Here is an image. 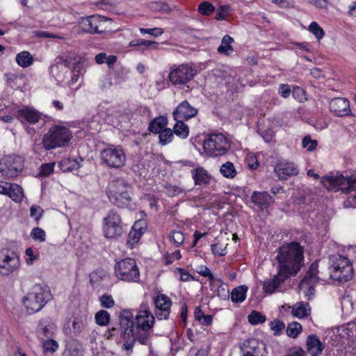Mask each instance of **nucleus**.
Listing matches in <instances>:
<instances>
[{"label": "nucleus", "mask_w": 356, "mask_h": 356, "mask_svg": "<svg viewBox=\"0 0 356 356\" xmlns=\"http://www.w3.org/2000/svg\"><path fill=\"white\" fill-rule=\"evenodd\" d=\"M278 268H284V271L295 275L300 269L303 260V249L298 242L282 245L279 248L277 256Z\"/></svg>", "instance_id": "f257e3e1"}, {"label": "nucleus", "mask_w": 356, "mask_h": 356, "mask_svg": "<svg viewBox=\"0 0 356 356\" xmlns=\"http://www.w3.org/2000/svg\"><path fill=\"white\" fill-rule=\"evenodd\" d=\"M330 278L339 283L346 282L353 278L354 270L350 259L341 254L330 257Z\"/></svg>", "instance_id": "f03ea898"}, {"label": "nucleus", "mask_w": 356, "mask_h": 356, "mask_svg": "<svg viewBox=\"0 0 356 356\" xmlns=\"http://www.w3.org/2000/svg\"><path fill=\"white\" fill-rule=\"evenodd\" d=\"M321 183L327 190H341L345 193L356 191V175L344 176L339 172H330L321 178Z\"/></svg>", "instance_id": "7ed1b4c3"}, {"label": "nucleus", "mask_w": 356, "mask_h": 356, "mask_svg": "<svg viewBox=\"0 0 356 356\" xmlns=\"http://www.w3.org/2000/svg\"><path fill=\"white\" fill-rule=\"evenodd\" d=\"M72 138V132L65 127L54 126L42 137V145L46 150L65 147Z\"/></svg>", "instance_id": "20e7f679"}, {"label": "nucleus", "mask_w": 356, "mask_h": 356, "mask_svg": "<svg viewBox=\"0 0 356 356\" xmlns=\"http://www.w3.org/2000/svg\"><path fill=\"white\" fill-rule=\"evenodd\" d=\"M102 232L107 239H118L124 234L121 216L115 209L110 210L102 220Z\"/></svg>", "instance_id": "39448f33"}, {"label": "nucleus", "mask_w": 356, "mask_h": 356, "mask_svg": "<svg viewBox=\"0 0 356 356\" xmlns=\"http://www.w3.org/2000/svg\"><path fill=\"white\" fill-rule=\"evenodd\" d=\"M114 274L119 280L127 282H138L140 280L139 268L132 258H126L117 261L114 266Z\"/></svg>", "instance_id": "423d86ee"}, {"label": "nucleus", "mask_w": 356, "mask_h": 356, "mask_svg": "<svg viewBox=\"0 0 356 356\" xmlns=\"http://www.w3.org/2000/svg\"><path fill=\"white\" fill-rule=\"evenodd\" d=\"M50 293L40 286H35L23 298V302L29 313L39 312L50 298Z\"/></svg>", "instance_id": "0eeeda50"}, {"label": "nucleus", "mask_w": 356, "mask_h": 356, "mask_svg": "<svg viewBox=\"0 0 356 356\" xmlns=\"http://www.w3.org/2000/svg\"><path fill=\"white\" fill-rule=\"evenodd\" d=\"M229 147V141L222 134H211L204 139L203 143L204 152L211 156L225 154Z\"/></svg>", "instance_id": "6e6552de"}, {"label": "nucleus", "mask_w": 356, "mask_h": 356, "mask_svg": "<svg viewBox=\"0 0 356 356\" xmlns=\"http://www.w3.org/2000/svg\"><path fill=\"white\" fill-rule=\"evenodd\" d=\"M100 159L108 168L119 169L126 163L125 154L120 146L109 145L101 151Z\"/></svg>", "instance_id": "1a4fd4ad"}, {"label": "nucleus", "mask_w": 356, "mask_h": 356, "mask_svg": "<svg viewBox=\"0 0 356 356\" xmlns=\"http://www.w3.org/2000/svg\"><path fill=\"white\" fill-rule=\"evenodd\" d=\"M196 72V70L188 64L174 65L171 67L168 77L174 85L184 86L194 77Z\"/></svg>", "instance_id": "9d476101"}, {"label": "nucleus", "mask_w": 356, "mask_h": 356, "mask_svg": "<svg viewBox=\"0 0 356 356\" xmlns=\"http://www.w3.org/2000/svg\"><path fill=\"white\" fill-rule=\"evenodd\" d=\"M20 260L17 253L8 248L0 250V273L8 275L17 270L19 268Z\"/></svg>", "instance_id": "9b49d317"}, {"label": "nucleus", "mask_w": 356, "mask_h": 356, "mask_svg": "<svg viewBox=\"0 0 356 356\" xmlns=\"http://www.w3.org/2000/svg\"><path fill=\"white\" fill-rule=\"evenodd\" d=\"M318 263L314 262L309 266L306 275L302 278L299 284V288L305 294V296L310 299L314 294L315 284L321 279L318 274L319 273L318 269Z\"/></svg>", "instance_id": "f8f14e48"}, {"label": "nucleus", "mask_w": 356, "mask_h": 356, "mask_svg": "<svg viewBox=\"0 0 356 356\" xmlns=\"http://www.w3.org/2000/svg\"><path fill=\"white\" fill-rule=\"evenodd\" d=\"M23 168L24 159L19 156H8L0 162V172L8 178L17 177Z\"/></svg>", "instance_id": "ddd939ff"}, {"label": "nucleus", "mask_w": 356, "mask_h": 356, "mask_svg": "<svg viewBox=\"0 0 356 356\" xmlns=\"http://www.w3.org/2000/svg\"><path fill=\"white\" fill-rule=\"evenodd\" d=\"M154 316L149 310L147 304L143 303L140 306L139 311L136 316L137 327L142 330H151L154 323Z\"/></svg>", "instance_id": "4468645a"}, {"label": "nucleus", "mask_w": 356, "mask_h": 356, "mask_svg": "<svg viewBox=\"0 0 356 356\" xmlns=\"http://www.w3.org/2000/svg\"><path fill=\"white\" fill-rule=\"evenodd\" d=\"M155 316L159 320L168 319L170 313L172 301L166 295L161 293L154 298Z\"/></svg>", "instance_id": "2eb2a0df"}, {"label": "nucleus", "mask_w": 356, "mask_h": 356, "mask_svg": "<svg viewBox=\"0 0 356 356\" xmlns=\"http://www.w3.org/2000/svg\"><path fill=\"white\" fill-rule=\"evenodd\" d=\"M284 268H278L277 273L272 279L266 280L263 283V290L266 293L272 294L291 275L284 271Z\"/></svg>", "instance_id": "dca6fc26"}, {"label": "nucleus", "mask_w": 356, "mask_h": 356, "mask_svg": "<svg viewBox=\"0 0 356 356\" xmlns=\"http://www.w3.org/2000/svg\"><path fill=\"white\" fill-rule=\"evenodd\" d=\"M329 108L331 113L337 117L352 116L350 108V102L346 98H333L329 103Z\"/></svg>", "instance_id": "f3484780"}, {"label": "nucleus", "mask_w": 356, "mask_h": 356, "mask_svg": "<svg viewBox=\"0 0 356 356\" xmlns=\"http://www.w3.org/2000/svg\"><path fill=\"white\" fill-rule=\"evenodd\" d=\"M119 324L121 329V337L126 339L127 336H132L134 328V315L130 310L124 309L119 315Z\"/></svg>", "instance_id": "a211bd4d"}, {"label": "nucleus", "mask_w": 356, "mask_h": 356, "mask_svg": "<svg viewBox=\"0 0 356 356\" xmlns=\"http://www.w3.org/2000/svg\"><path fill=\"white\" fill-rule=\"evenodd\" d=\"M198 113V109L192 106L187 101H183L179 104L172 113L174 120L181 119L188 120L195 117Z\"/></svg>", "instance_id": "6ab92c4d"}, {"label": "nucleus", "mask_w": 356, "mask_h": 356, "mask_svg": "<svg viewBox=\"0 0 356 356\" xmlns=\"http://www.w3.org/2000/svg\"><path fill=\"white\" fill-rule=\"evenodd\" d=\"M241 352L243 356H266V346L264 343L252 339L244 343Z\"/></svg>", "instance_id": "aec40b11"}, {"label": "nucleus", "mask_w": 356, "mask_h": 356, "mask_svg": "<svg viewBox=\"0 0 356 356\" xmlns=\"http://www.w3.org/2000/svg\"><path fill=\"white\" fill-rule=\"evenodd\" d=\"M78 24L82 31L86 33L94 34L104 32V31L99 30L102 21L97 16L91 15L86 17H81L79 19Z\"/></svg>", "instance_id": "412c9836"}, {"label": "nucleus", "mask_w": 356, "mask_h": 356, "mask_svg": "<svg viewBox=\"0 0 356 356\" xmlns=\"http://www.w3.org/2000/svg\"><path fill=\"white\" fill-rule=\"evenodd\" d=\"M16 118L22 123L35 124L41 119L42 113L32 107L24 106L17 111Z\"/></svg>", "instance_id": "4be33fe9"}, {"label": "nucleus", "mask_w": 356, "mask_h": 356, "mask_svg": "<svg viewBox=\"0 0 356 356\" xmlns=\"http://www.w3.org/2000/svg\"><path fill=\"white\" fill-rule=\"evenodd\" d=\"M274 172L279 179L286 180L289 177L298 174V168L296 164L291 162L279 163L274 168Z\"/></svg>", "instance_id": "5701e85b"}, {"label": "nucleus", "mask_w": 356, "mask_h": 356, "mask_svg": "<svg viewBox=\"0 0 356 356\" xmlns=\"http://www.w3.org/2000/svg\"><path fill=\"white\" fill-rule=\"evenodd\" d=\"M145 231V222L143 220L136 221L132 226L127 239V245L132 249Z\"/></svg>", "instance_id": "b1692460"}, {"label": "nucleus", "mask_w": 356, "mask_h": 356, "mask_svg": "<svg viewBox=\"0 0 356 356\" xmlns=\"http://www.w3.org/2000/svg\"><path fill=\"white\" fill-rule=\"evenodd\" d=\"M128 184L122 179H116L113 180L108 185L107 188V195L109 200H112L119 194L127 191Z\"/></svg>", "instance_id": "393cba45"}, {"label": "nucleus", "mask_w": 356, "mask_h": 356, "mask_svg": "<svg viewBox=\"0 0 356 356\" xmlns=\"http://www.w3.org/2000/svg\"><path fill=\"white\" fill-rule=\"evenodd\" d=\"M251 200L260 209L269 207L273 202L272 197L266 191L253 192L251 195Z\"/></svg>", "instance_id": "a878e982"}, {"label": "nucleus", "mask_w": 356, "mask_h": 356, "mask_svg": "<svg viewBox=\"0 0 356 356\" xmlns=\"http://www.w3.org/2000/svg\"><path fill=\"white\" fill-rule=\"evenodd\" d=\"M307 352L312 356H318L324 349V346L316 334H310L306 340Z\"/></svg>", "instance_id": "bb28decb"}, {"label": "nucleus", "mask_w": 356, "mask_h": 356, "mask_svg": "<svg viewBox=\"0 0 356 356\" xmlns=\"http://www.w3.org/2000/svg\"><path fill=\"white\" fill-rule=\"evenodd\" d=\"M55 325L51 323L49 318L42 319L38 326V334L39 336L43 335L44 337L49 339L54 334Z\"/></svg>", "instance_id": "cd10ccee"}, {"label": "nucleus", "mask_w": 356, "mask_h": 356, "mask_svg": "<svg viewBox=\"0 0 356 356\" xmlns=\"http://www.w3.org/2000/svg\"><path fill=\"white\" fill-rule=\"evenodd\" d=\"M191 174L195 185L208 184L211 177L203 168L199 167L191 170Z\"/></svg>", "instance_id": "c85d7f7f"}, {"label": "nucleus", "mask_w": 356, "mask_h": 356, "mask_svg": "<svg viewBox=\"0 0 356 356\" xmlns=\"http://www.w3.org/2000/svg\"><path fill=\"white\" fill-rule=\"evenodd\" d=\"M168 125V119L165 116H159L153 119L149 124L148 130L153 134H159Z\"/></svg>", "instance_id": "c756f323"}, {"label": "nucleus", "mask_w": 356, "mask_h": 356, "mask_svg": "<svg viewBox=\"0 0 356 356\" xmlns=\"http://www.w3.org/2000/svg\"><path fill=\"white\" fill-rule=\"evenodd\" d=\"M310 307L308 302H298L292 307L294 316L301 318L310 315Z\"/></svg>", "instance_id": "7c9ffc66"}, {"label": "nucleus", "mask_w": 356, "mask_h": 356, "mask_svg": "<svg viewBox=\"0 0 356 356\" xmlns=\"http://www.w3.org/2000/svg\"><path fill=\"white\" fill-rule=\"evenodd\" d=\"M176 121L175 124L173 127L174 134L182 138H186L189 134V128L186 124L184 123V120L181 119L175 120Z\"/></svg>", "instance_id": "2f4dec72"}, {"label": "nucleus", "mask_w": 356, "mask_h": 356, "mask_svg": "<svg viewBox=\"0 0 356 356\" xmlns=\"http://www.w3.org/2000/svg\"><path fill=\"white\" fill-rule=\"evenodd\" d=\"M234 39L228 35H225L221 41V44L218 47V51L226 56H229L234 51L231 43Z\"/></svg>", "instance_id": "473e14b6"}, {"label": "nucleus", "mask_w": 356, "mask_h": 356, "mask_svg": "<svg viewBox=\"0 0 356 356\" xmlns=\"http://www.w3.org/2000/svg\"><path fill=\"white\" fill-rule=\"evenodd\" d=\"M248 287L240 286L234 288L231 293V298L234 302H242L246 298Z\"/></svg>", "instance_id": "72a5a7b5"}, {"label": "nucleus", "mask_w": 356, "mask_h": 356, "mask_svg": "<svg viewBox=\"0 0 356 356\" xmlns=\"http://www.w3.org/2000/svg\"><path fill=\"white\" fill-rule=\"evenodd\" d=\"M131 201V197L127 191L123 192V193L119 194L116 197L111 200L110 202L117 206L118 207L124 208L127 207Z\"/></svg>", "instance_id": "f704fd0d"}, {"label": "nucleus", "mask_w": 356, "mask_h": 356, "mask_svg": "<svg viewBox=\"0 0 356 356\" xmlns=\"http://www.w3.org/2000/svg\"><path fill=\"white\" fill-rule=\"evenodd\" d=\"M131 201V197L127 191L123 192V193L119 194L116 197L111 200L110 202L117 206L118 207L124 208L127 207Z\"/></svg>", "instance_id": "c9c22d12"}, {"label": "nucleus", "mask_w": 356, "mask_h": 356, "mask_svg": "<svg viewBox=\"0 0 356 356\" xmlns=\"http://www.w3.org/2000/svg\"><path fill=\"white\" fill-rule=\"evenodd\" d=\"M16 61L19 66L27 67L33 63V58L29 52L24 51L17 55Z\"/></svg>", "instance_id": "e433bc0d"}, {"label": "nucleus", "mask_w": 356, "mask_h": 356, "mask_svg": "<svg viewBox=\"0 0 356 356\" xmlns=\"http://www.w3.org/2000/svg\"><path fill=\"white\" fill-rule=\"evenodd\" d=\"M220 172L223 177L228 179H233L237 175L234 164L230 161L223 163L220 167Z\"/></svg>", "instance_id": "4c0bfd02"}, {"label": "nucleus", "mask_w": 356, "mask_h": 356, "mask_svg": "<svg viewBox=\"0 0 356 356\" xmlns=\"http://www.w3.org/2000/svg\"><path fill=\"white\" fill-rule=\"evenodd\" d=\"M7 195L15 202H20L23 197L22 188L17 184H10Z\"/></svg>", "instance_id": "58836bf2"}, {"label": "nucleus", "mask_w": 356, "mask_h": 356, "mask_svg": "<svg viewBox=\"0 0 356 356\" xmlns=\"http://www.w3.org/2000/svg\"><path fill=\"white\" fill-rule=\"evenodd\" d=\"M159 134V144L161 145H166L171 143L174 138V132L170 128H165L161 131Z\"/></svg>", "instance_id": "ea45409f"}, {"label": "nucleus", "mask_w": 356, "mask_h": 356, "mask_svg": "<svg viewBox=\"0 0 356 356\" xmlns=\"http://www.w3.org/2000/svg\"><path fill=\"white\" fill-rule=\"evenodd\" d=\"M302 331V326L298 322H292L288 324L286 334L291 338H296Z\"/></svg>", "instance_id": "a19ab883"}, {"label": "nucleus", "mask_w": 356, "mask_h": 356, "mask_svg": "<svg viewBox=\"0 0 356 356\" xmlns=\"http://www.w3.org/2000/svg\"><path fill=\"white\" fill-rule=\"evenodd\" d=\"M95 318L99 325L105 326L109 323L110 314L106 310H100L96 313Z\"/></svg>", "instance_id": "79ce46f5"}, {"label": "nucleus", "mask_w": 356, "mask_h": 356, "mask_svg": "<svg viewBox=\"0 0 356 356\" xmlns=\"http://www.w3.org/2000/svg\"><path fill=\"white\" fill-rule=\"evenodd\" d=\"M157 44V42L154 41L147 40L140 38L133 40L129 42L130 47L145 46L152 49H156Z\"/></svg>", "instance_id": "37998d69"}, {"label": "nucleus", "mask_w": 356, "mask_h": 356, "mask_svg": "<svg viewBox=\"0 0 356 356\" xmlns=\"http://www.w3.org/2000/svg\"><path fill=\"white\" fill-rule=\"evenodd\" d=\"M64 356H82L81 345L78 343H71L68 345L64 353Z\"/></svg>", "instance_id": "c03bdc74"}, {"label": "nucleus", "mask_w": 356, "mask_h": 356, "mask_svg": "<svg viewBox=\"0 0 356 356\" xmlns=\"http://www.w3.org/2000/svg\"><path fill=\"white\" fill-rule=\"evenodd\" d=\"M248 321L252 325H257L259 323H263L266 321V316L262 315L260 312L257 311H252L248 315Z\"/></svg>", "instance_id": "a18cd8bd"}, {"label": "nucleus", "mask_w": 356, "mask_h": 356, "mask_svg": "<svg viewBox=\"0 0 356 356\" xmlns=\"http://www.w3.org/2000/svg\"><path fill=\"white\" fill-rule=\"evenodd\" d=\"M318 145L316 140L312 139L309 135L305 136L302 140V146L303 148L307 149L309 152L314 151Z\"/></svg>", "instance_id": "49530a36"}, {"label": "nucleus", "mask_w": 356, "mask_h": 356, "mask_svg": "<svg viewBox=\"0 0 356 356\" xmlns=\"http://www.w3.org/2000/svg\"><path fill=\"white\" fill-rule=\"evenodd\" d=\"M309 31L312 33L318 40L322 39L325 35L323 29L316 22H313L310 24Z\"/></svg>", "instance_id": "de8ad7c7"}, {"label": "nucleus", "mask_w": 356, "mask_h": 356, "mask_svg": "<svg viewBox=\"0 0 356 356\" xmlns=\"http://www.w3.org/2000/svg\"><path fill=\"white\" fill-rule=\"evenodd\" d=\"M73 71L71 76V79L69 81V85L71 86L75 83H76L80 77L81 74L82 67L79 65V61L77 63H74L73 65Z\"/></svg>", "instance_id": "09e8293b"}, {"label": "nucleus", "mask_w": 356, "mask_h": 356, "mask_svg": "<svg viewBox=\"0 0 356 356\" xmlns=\"http://www.w3.org/2000/svg\"><path fill=\"white\" fill-rule=\"evenodd\" d=\"M214 10V6L208 1L202 2L198 7V11L203 15H210Z\"/></svg>", "instance_id": "8fccbe9b"}, {"label": "nucleus", "mask_w": 356, "mask_h": 356, "mask_svg": "<svg viewBox=\"0 0 356 356\" xmlns=\"http://www.w3.org/2000/svg\"><path fill=\"white\" fill-rule=\"evenodd\" d=\"M43 348L45 353L52 354L58 349V344L56 341L50 339L44 341Z\"/></svg>", "instance_id": "3c124183"}, {"label": "nucleus", "mask_w": 356, "mask_h": 356, "mask_svg": "<svg viewBox=\"0 0 356 356\" xmlns=\"http://www.w3.org/2000/svg\"><path fill=\"white\" fill-rule=\"evenodd\" d=\"M124 339L125 341L122 345V349L127 352V355H129L132 351V348L136 341V337L134 336V334H133L132 336H127L126 339Z\"/></svg>", "instance_id": "603ef678"}, {"label": "nucleus", "mask_w": 356, "mask_h": 356, "mask_svg": "<svg viewBox=\"0 0 356 356\" xmlns=\"http://www.w3.org/2000/svg\"><path fill=\"white\" fill-rule=\"evenodd\" d=\"M99 301L102 307L107 309L113 307L115 305V302L113 297L107 293L103 294L99 298Z\"/></svg>", "instance_id": "864d4df0"}, {"label": "nucleus", "mask_w": 356, "mask_h": 356, "mask_svg": "<svg viewBox=\"0 0 356 356\" xmlns=\"http://www.w3.org/2000/svg\"><path fill=\"white\" fill-rule=\"evenodd\" d=\"M72 328L69 330V334L74 336L79 334L83 330V323L81 321L74 319L72 324Z\"/></svg>", "instance_id": "5fc2aeb1"}, {"label": "nucleus", "mask_w": 356, "mask_h": 356, "mask_svg": "<svg viewBox=\"0 0 356 356\" xmlns=\"http://www.w3.org/2000/svg\"><path fill=\"white\" fill-rule=\"evenodd\" d=\"M229 6L227 5L220 6L217 8L216 19L217 20H223L229 15Z\"/></svg>", "instance_id": "6e6d98bb"}, {"label": "nucleus", "mask_w": 356, "mask_h": 356, "mask_svg": "<svg viewBox=\"0 0 356 356\" xmlns=\"http://www.w3.org/2000/svg\"><path fill=\"white\" fill-rule=\"evenodd\" d=\"M45 232L40 227L33 228L31 233V238L33 240L38 241L40 242L45 241Z\"/></svg>", "instance_id": "4d7b16f0"}, {"label": "nucleus", "mask_w": 356, "mask_h": 356, "mask_svg": "<svg viewBox=\"0 0 356 356\" xmlns=\"http://www.w3.org/2000/svg\"><path fill=\"white\" fill-rule=\"evenodd\" d=\"M164 188L166 190V193L172 197L178 195L183 192V189L179 186L168 183L164 185Z\"/></svg>", "instance_id": "13d9d810"}, {"label": "nucleus", "mask_w": 356, "mask_h": 356, "mask_svg": "<svg viewBox=\"0 0 356 356\" xmlns=\"http://www.w3.org/2000/svg\"><path fill=\"white\" fill-rule=\"evenodd\" d=\"M170 237L172 238L174 243L177 245H181L184 241V236L183 233L179 231L174 230L171 232Z\"/></svg>", "instance_id": "bf43d9fd"}, {"label": "nucleus", "mask_w": 356, "mask_h": 356, "mask_svg": "<svg viewBox=\"0 0 356 356\" xmlns=\"http://www.w3.org/2000/svg\"><path fill=\"white\" fill-rule=\"evenodd\" d=\"M54 163L42 164L40 168V175L44 177L49 175L54 171Z\"/></svg>", "instance_id": "052dcab7"}, {"label": "nucleus", "mask_w": 356, "mask_h": 356, "mask_svg": "<svg viewBox=\"0 0 356 356\" xmlns=\"http://www.w3.org/2000/svg\"><path fill=\"white\" fill-rule=\"evenodd\" d=\"M136 340H137L141 344H146L149 337V330H142L138 332Z\"/></svg>", "instance_id": "680f3d73"}, {"label": "nucleus", "mask_w": 356, "mask_h": 356, "mask_svg": "<svg viewBox=\"0 0 356 356\" xmlns=\"http://www.w3.org/2000/svg\"><path fill=\"white\" fill-rule=\"evenodd\" d=\"M270 325L271 329L274 331L275 334H278L285 327L284 323L277 319L273 321L270 323Z\"/></svg>", "instance_id": "e2e57ef3"}, {"label": "nucleus", "mask_w": 356, "mask_h": 356, "mask_svg": "<svg viewBox=\"0 0 356 356\" xmlns=\"http://www.w3.org/2000/svg\"><path fill=\"white\" fill-rule=\"evenodd\" d=\"M140 32L142 33V34H146V33H148L151 35H153V36H158V35H161L163 31H162L161 29H159V28H154V29H144V28H140L139 29Z\"/></svg>", "instance_id": "0e129e2a"}, {"label": "nucleus", "mask_w": 356, "mask_h": 356, "mask_svg": "<svg viewBox=\"0 0 356 356\" xmlns=\"http://www.w3.org/2000/svg\"><path fill=\"white\" fill-rule=\"evenodd\" d=\"M31 216L34 218L35 220H38L43 213V209L37 205H33L31 207Z\"/></svg>", "instance_id": "69168bd1"}, {"label": "nucleus", "mask_w": 356, "mask_h": 356, "mask_svg": "<svg viewBox=\"0 0 356 356\" xmlns=\"http://www.w3.org/2000/svg\"><path fill=\"white\" fill-rule=\"evenodd\" d=\"M177 272H179L180 275L179 280L182 282H188L191 280H193V276L188 271L185 270L183 268H177Z\"/></svg>", "instance_id": "338daca9"}, {"label": "nucleus", "mask_w": 356, "mask_h": 356, "mask_svg": "<svg viewBox=\"0 0 356 356\" xmlns=\"http://www.w3.org/2000/svg\"><path fill=\"white\" fill-rule=\"evenodd\" d=\"M181 255L179 250H176L170 254H167L165 257V263L167 264H172L175 260H179L181 259Z\"/></svg>", "instance_id": "774afa93"}]
</instances>
